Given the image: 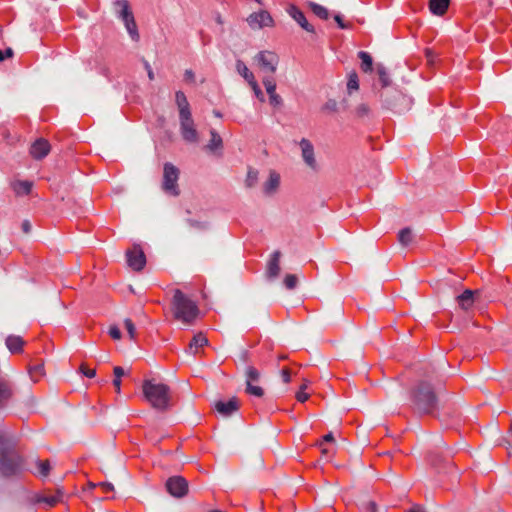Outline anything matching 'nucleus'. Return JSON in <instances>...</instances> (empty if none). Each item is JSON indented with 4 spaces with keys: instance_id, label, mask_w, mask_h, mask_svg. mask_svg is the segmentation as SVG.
<instances>
[{
    "instance_id": "obj_1",
    "label": "nucleus",
    "mask_w": 512,
    "mask_h": 512,
    "mask_svg": "<svg viewBox=\"0 0 512 512\" xmlns=\"http://www.w3.org/2000/svg\"><path fill=\"white\" fill-rule=\"evenodd\" d=\"M441 383L431 378L418 381L410 390L411 409L419 415H433L439 409Z\"/></svg>"
},
{
    "instance_id": "obj_2",
    "label": "nucleus",
    "mask_w": 512,
    "mask_h": 512,
    "mask_svg": "<svg viewBox=\"0 0 512 512\" xmlns=\"http://www.w3.org/2000/svg\"><path fill=\"white\" fill-rule=\"evenodd\" d=\"M21 467L22 458L15 450L14 439L0 432V473L5 477L16 475Z\"/></svg>"
},
{
    "instance_id": "obj_3",
    "label": "nucleus",
    "mask_w": 512,
    "mask_h": 512,
    "mask_svg": "<svg viewBox=\"0 0 512 512\" xmlns=\"http://www.w3.org/2000/svg\"><path fill=\"white\" fill-rule=\"evenodd\" d=\"M142 391L146 401L155 410L165 412L172 406V394L168 385L146 379L143 381Z\"/></svg>"
},
{
    "instance_id": "obj_4",
    "label": "nucleus",
    "mask_w": 512,
    "mask_h": 512,
    "mask_svg": "<svg viewBox=\"0 0 512 512\" xmlns=\"http://www.w3.org/2000/svg\"><path fill=\"white\" fill-rule=\"evenodd\" d=\"M171 310L173 317L185 326L193 325L200 313L196 302L185 295L180 289L174 290Z\"/></svg>"
},
{
    "instance_id": "obj_5",
    "label": "nucleus",
    "mask_w": 512,
    "mask_h": 512,
    "mask_svg": "<svg viewBox=\"0 0 512 512\" xmlns=\"http://www.w3.org/2000/svg\"><path fill=\"white\" fill-rule=\"evenodd\" d=\"M380 98L383 107L399 114L410 110L413 104L411 97L394 87L382 89L380 91Z\"/></svg>"
},
{
    "instance_id": "obj_6",
    "label": "nucleus",
    "mask_w": 512,
    "mask_h": 512,
    "mask_svg": "<svg viewBox=\"0 0 512 512\" xmlns=\"http://www.w3.org/2000/svg\"><path fill=\"white\" fill-rule=\"evenodd\" d=\"M114 6L116 8L118 18L123 21L131 39L133 41H138L140 36L129 2L127 0H117L114 2Z\"/></svg>"
},
{
    "instance_id": "obj_7",
    "label": "nucleus",
    "mask_w": 512,
    "mask_h": 512,
    "mask_svg": "<svg viewBox=\"0 0 512 512\" xmlns=\"http://www.w3.org/2000/svg\"><path fill=\"white\" fill-rule=\"evenodd\" d=\"M180 170L172 163L166 162L163 166V177L161 188L164 193L177 197L180 195L178 180Z\"/></svg>"
},
{
    "instance_id": "obj_8",
    "label": "nucleus",
    "mask_w": 512,
    "mask_h": 512,
    "mask_svg": "<svg viewBox=\"0 0 512 512\" xmlns=\"http://www.w3.org/2000/svg\"><path fill=\"white\" fill-rule=\"evenodd\" d=\"M244 377L246 384L245 392L251 396L262 397L264 389L259 385L261 380L260 371L252 365H247L244 368Z\"/></svg>"
},
{
    "instance_id": "obj_9",
    "label": "nucleus",
    "mask_w": 512,
    "mask_h": 512,
    "mask_svg": "<svg viewBox=\"0 0 512 512\" xmlns=\"http://www.w3.org/2000/svg\"><path fill=\"white\" fill-rule=\"evenodd\" d=\"M254 60L264 73L274 74L277 70L279 57L276 53L271 51L258 52Z\"/></svg>"
},
{
    "instance_id": "obj_10",
    "label": "nucleus",
    "mask_w": 512,
    "mask_h": 512,
    "mask_svg": "<svg viewBox=\"0 0 512 512\" xmlns=\"http://www.w3.org/2000/svg\"><path fill=\"white\" fill-rule=\"evenodd\" d=\"M180 133L184 141L188 143H198L199 134L196 130L192 114L179 117Z\"/></svg>"
},
{
    "instance_id": "obj_11",
    "label": "nucleus",
    "mask_w": 512,
    "mask_h": 512,
    "mask_svg": "<svg viewBox=\"0 0 512 512\" xmlns=\"http://www.w3.org/2000/svg\"><path fill=\"white\" fill-rule=\"evenodd\" d=\"M301 150V157L305 165L314 172H318L320 167L315 157V150L312 142L309 139L302 138L299 141Z\"/></svg>"
},
{
    "instance_id": "obj_12",
    "label": "nucleus",
    "mask_w": 512,
    "mask_h": 512,
    "mask_svg": "<svg viewBox=\"0 0 512 512\" xmlns=\"http://www.w3.org/2000/svg\"><path fill=\"white\" fill-rule=\"evenodd\" d=\"M166 489L173 497L182 498L188 493V482L182 476H172L166 481Z\"/></svg>"
},
{
    "instance_id": "obj_13",
    "label": "nucleus",
    "mask_w": 512,
    "mask_h": 512,
    "mask_svg": "<svg viewBox=\"0 0 512 512\" xmlns=\"http://www.w3.org/2000/svg\"><path fill=\"white\" fill-rule=\"evenodd\" d=\"M127 263L135 271H141L146 264V257L139 245H134L131 250L126 252Z\"/></svg>"
},
{
    "instance_id": "obj_14",
    "label": "nucleus",
    "mask_w": 512,
    "mask_h": 512,
    "mask_svg": "<svg viewBox=\"0 0 512 512\" xmlns=\"http://www.w3.org/2000/svg\"><path fill=\"white\" fill-rule=\"evenodd\" d=\"M280 259L281 252L279 250L274 251L270 259L267 262L265 275L268 280L272 281L278 278L280 275L281 267H280Z\"/></svg>"
},
{
    "instance_id": "obj_15",
    "label": "nucleus",
    "mask_w": 512,
    "mask_h": 512,
    "mask_svg": "<svg viewBox=\"0 0 512 512\" xmlns=\"http://www.w3.org/2000/svg\"><path fill=\"white\" fill-rule=\"evenodd\" d=\"M286 12L289 16L294 19L301 28L306 30L309 33H314V26L308 22L303 12L295 5H288L286 8Z\"/></svg>"
},
{
    "instance_id": "obj_16",
    "label": "nucleus",
    "mask_w": 512,
    "mask_h": 512,
    "mask_svg": "<svg viewBox=\"0 0 512 512\" xmlns=\"http://www.w3.org/2000/svg\"><path fill=\"white\" fill-rule=\"evenodd\" d=\"M247 22L252 28L260 29L263 27L272 26L273 19L267 11L263 10L257 13H252L247 18Z\"/></svg>"
},
{
    "instance_id": "obj_17",
    "label": "nucleus",
    "mask_w": 512,
    "mask_h": 512,
    "mask_svg": "<svg viewBox=\"0 0 512 512\" xmlns=\"http://www.w3.org/2000/svg\"><path fill=\"white\" fill-rule=\"evenodd\" d=\"M51 150V145L48 140L44 138H38L35 140L30 147V155L35 160H41L45 158Z\"/></svg>"
},
{
    "instance_id": "obj_18",
    "label": "nucleus",
    "mask_w": 512,
    "mask_h": 512,
    "mask_svg": "<svg viewBox=\"0 0 512 512\" xmlns=\"http://www.w3.org/2000/svg\"><path fill=\"white\" fill-rule=\"evenodd\" d=\"M215 409L224 417H228L239 409V400L237 397H232L228 401H217Z\"/></svg>"
},
{
    "instance_id": "obj_19",
    "label": "nucleus",
    "mask_w": 512,
    "mask_h": 512,
    "mask_svg": "<svg viewBox=\"0 0 512 512\" xmlns=\"http://www.w3.org/2000/svg\"><path fill=\"white\" fill-rule=\"evenodd\" d=\"M280 186V175L276 171H270L268 180L263 184V193L266 196L274 195Z\"/></svg>"
},
{
    "instance_id": "obj_20",
    "label": "nucleus",
    "mask_w": 512,
    "mask_h": 512,
    "mask_svg": "<svg viewBox=\"0 0 512 512\" xmlns=\"http://www.w3.org/2000/svg\"><path fill=\"white\" fill-rule=\"evenodd\" d=\"M208 344V339L202 333H198L194 335L192 340L189 343V346L186 350L187 353L196 355L199 351V348L204 347Z\"/></svg>"
},
{
    "instance_id": "obj_21",
    "label": "nucleus",
    "mask_w": 512,
    "mask_h": 512,
    "mask_svg": "<svg viewBox=\"0 0 512 512\" xmlns=\"http://www.w3.org/2000/svg\"><path fill=\"white\" fill-rule=\"evenodd\" d=\"M477 292H474L470 289H466L461 295L457 297V302L461 309L463 310H469L474 302H475V294Z\"/></svg>"
},
{
    "instance_id": "obj_22",
    "label": "nucleus",
    "mask_w": 512,
    "mask_h": 512,
    "mask_svg": "<svg viewBox=\"0 0 512 512\" xmlns=\"http://www.w3.org/2000/svg\"><path fill=\"white\" fill-rule=\"evenodd\" d=\"M175 101L179 109V117L191 114L189 102L182 91H177Z\"/></svg>"
},
{
    "instance_id": "obj_23",
    "label": "nucleus",
    "mask_w": 512,
    "mask_h": 512,
    "mask_svg": "<svg viewBox=\"0 0 512 512\" xmlns=\"http://www.w3.org/2000/svg\"><path fill=\"white\" fill-rule=\"evenodd\" d=\"M450 0H429L430 11L438 16L446 13Z\"/></svg>"
},
{
    "instance_id": "obj_24",
    "label": "nucleus",
    "mask_w": 512,
    "mask_h": 512,
    "mask_svg": "<svg viewBox=\"0 0 512 512\" xmlns=\"http://www.w3.org/2000/svg\"><path fill=\"white\" fill-rule=\"evenodd\" d=\"M210 135H211V139L205 148L213 153L216 151L222 150L223 140H222L221 136L214 129L210 130Z\"/></svg>"
},
{
    "instance_id": "obj_25",
    "label": "nucleus",
    "mask_w": 512,
    "mask_h": 512,
    "mask_svg": "<svg viewBox=\"0 0 512 512\" xmlns=\"http://www.w3.org/2000/svg\"><path fill=\"white\" fill-rule=\"evenodd\" d=\"M24 341L20 336L10 335L6 338V346L11 353H19L22 351Z\"/></svg>"
},
{
    "instance_id": "obj_26",
    "label": "nucleus",
    "mask_w": 512,
    "mask_h": 512,
    "mask_svg": "<svg viewBox=\"0 0 512 512\" xmlns=\"http://www.w3.org/2000/svg\"><path fill=\"white\" fill-rule=\"evenodd\" d=\"M33 183L27 180H17L13 182L12 188L17 195H27L31 192Z\"/></svg>"
},
{
    "instance_id": "obj_27",
    "label": "nucleus",
    "mask_w": 512,
    "mask_h": 512,
    "mask_svg": "<svg viewBox=\"0 0 512 512\" xmlns=\"http://www.w3.org/2000/svg\"><path fill=\"white\" fill-rule=\"evenodd\" d=\"M236 71L248 82V84L255 80L253 73L240 59L236 61Z\"/></svg>"
},
{
    "instance_id": "obj_28",
    "label": "nucleus",
    "mask_w": 512,
    "mask_h": 512,
    "mask_svg": "<svg viewBox=\"0 0 512 512\" xmlns=\"http://www.w3.org/2000/svg\"><path fill=\"white\" fill-rule=\"evenodd\" d=\"M29 375L34 382H37L44 375V364L43 362H36L29 367Z\"/></svg>"
},
{
    "instance_id": "obj_29",
    "label": "nucleus",
    "mask_w": 512,
    "mask_h": 512,
    "mask_svg": "<svg viewBox=\"0 0 512 512\" xmlns=\"http://www.w3.org/2000/svg\"><path fill=\"white\" fill-rule=\"evenodd\" d=\"M358 57L361 59V69L363 72H371L373 66V59L368 52L360 51Z\"/></svg>"
},
{
    "instance_id": "obj_30",
    "label": "nucleus",
    "mask_w": 512,
    "mask_h": 512,
    "mask_svg": "<svg viewBox=\"0 0 512 512\" xmlns=\"http://www.w3.org/2000/svg\"><path fill=\"white\" fill-rule=\"evenodd\" d=\"M398 241L404 247L408 246L413 241V234L410 228H404L398 233Z\"/></svg>"
},
{
    "instance_id": "obj_31",
    "label": "nucleus",
    "mask_w": 512,
    "mask_h": 512,
    "mask_svg": "<svg viewBox=\"0 0 512 512\" xmlns=\"http://www.w3.org/2000/svg\"><path fill=\"white\" fill-rule=\"evenodd\" d=\"M258 176H259L258 170L254 169L252 167H249L248 168V172H247V176H246V179H245V186L247 188L255 187L256 184L258 183Z\"/></svg>"
},
{
    "instance_id": "obj_32",
    "label": "nucleus",
    "mask_w": 512,
    "mask_h": 512,
    "mask_svg": "<svg viewBox=\"0 0 512 512\" xmlns=\"http://www.w3.org/2000/svg\"><path fill=\"white\" fill-rule=\"evenodd\" d=\"M376 70L379 77V81L382 83L383 89L390 88V79L386 71V68L382 64H377Z\"/></svg>"
},
{
    "instance_id": "obj_33",
    "label": "nucleus",
    "mask_w": 512,
    "mask_h": 512,
    "mask_svg": "<svg viewBox=\"0 0 512 512\" xmlns=\"http://www.w3.org/2000/svg\"><path fill=\"white\" fill-rule=\"evenodd\" d=\"M310 8H311L312 12L319 18L324 19V20L328 19L329 12L324 6L314 3V2H311Z\"/></svg>"
},
{
    "instance_id": "obj_34",
    "label": "nucleus",
    "mask_w": 512,
    "mask_h": 512,
    "mask_svg": "<svg viewBox=\"0 0 512 512\" xmlns=\"http://www.w3.org/2000/svg\"><path fill=\"white\" fill-rule=\"evenodd\" d=\"M186 223L193 229L198 231H205L209 228V222L208 221H201V220H195L188 218L186 219Z\"/></svg>"
},
{
    "instance_id": "obj_35",
    "label": "nucleus",
    "mask_w": 512,
    "mask_h": 512,
    "mask_svg": "<svg viewBox=\"0 0 512 512\" xmlns=\"http://www.w3.org/2000/svg\"><path fill=\"white\" fill-rule=\"evenodd\" d=\"M11 397V390L7 384L0 382V407H2Z\"/></svg>"
},
{
    "instance_id": "obj_36",
    "label": "nucleus",
    "mask_w": 512,
    "mask_h": 512,
    "mask_svg": "<svg viewBox=\"0 0 512 512\" xmlns=\"http://www.w3.org/2000/svg\"><path fill=\"white\" fill-rule=\"evenodd\" d=\"M263 84L265 86V89H266L268 95L276 93V82L271 76H269V75L264 76Z\"/></svg>"
},
{
    "instance_id": "obj_37",
    "label": "nucleus",
    "mask_w": 512,
    "mask_h": 512,
    "mask_svg": "<svg viewBox=\"0 0 512 512\" xmlns=\"http://www.w3.org/2000/svg\"><path fill=\"white\" fill-rule=\"evenodd\" d=\"M284 285L287 289L293 290L298 285V278L295 274H287L284 277Z\"/></svg>"
},
{
    "instance_id": "obj_38",
    "label": "nucleus",
    "mask_w": 512,
    "mask_h": 512,
    "mask_svg": "<svg viewBox=\"0 0 512 512\" xmlns=\"http://www.w3.org/2000/svg\"><path fill=\"white\" fill-rule=\"evenodd\" d=\"M306 389H307V383H303L300 386L299 391L295 395L297 401L304 403L305 401H307L309 399V394L305 392Z\"/></svg>"
},
{
    "instance_id": "obj_39",
    "label": "nucleus",
    "mask_w": 512,
    "mask_h": 512,
    "mask_svg": "<svg viewBox=\"0 0 512 512\" xmlns=\"http://www.w3.org/2000/svg\"><path fill=\"white\" fill-rule=\"evenodd\" d=\"M358 88H359L358 76L356 73H353L349 76L348 83H347V89L349 91H351V90H357Z\"/></svg>"
},
{
    "instance_id": "obj_40",
    "label": "nucleus",
    "mask_w": 512,
    "mask_h": 512,
    "mask_svg": "<svg viewBox=\"0 0 512 512\" xmlns=\"http://www.w3.org/2000/svg\"><path fill=\"white\" fill-rule=\"evenodd\" d=\"M125 328L131 339H135L136 337V327L134 323L130 319H125L124 321Z\"/></svg>"
},
{
    "instance_id": "obj_41",
    "label": "nucleus",
    "mask_w": 512,
    "mask_h": 512,
    "mask_svg": "<svg viewBox=\"0 0 512 512\" xmlns=\"http://www.w3.org/2000/svg\"><path fill=\"white\" fill-rule=\"evenodd\" d=\"M370 113V108L367 104L361 103L356 107V114L358 117L368 116Z\"/></svg>"
},
{
    "instance_id": "obj_42",
    "label": "nucleus",
    "mask_w": 512,
    "mask_h": 512,
    "mask_svg": "<svg viewBox=\"0 0 512 512\" xmlns=\"http://www.w3.org/2000/svg\"><path fill=\"white\" fill-rule=\"evenodd\" d=\"M39 473L42 476H47L50 472V464L47 460L38 462Z\"/></svg>"
},
{
    "instance_id": "obj_43",
    "label": "nucleus",
    "mask_w": 512,
    "mask_h": 512,
    "mask_svg": "<svg viewBox=\"0 0 512 512\" xmlns=\"http://www.w3.org/2000/svg\"><path fill=\"white\" fill-rule=\"evenodd\" d=\"M249 85L251 86L252 90L254 91L256 97L260 100V101H264V95L258 85V83L256 82V80L252 81L251 83H249Z\"/></svg>"
},
{
    "instance_id": "obj_44",
    "label": "nucleus",
    "mask_w": 512,
    "mask_h": 512,
    "mask_svg": "<svg viewBox=\"0 0 512 512\" xmlns=\"http://www.w3.org/2000/svg\"><path fill=\"white\" fill-rule=\"evenodd\" d=\"M80 372L88 378H93L96 375V370L88 368L85 364L80 366Z\"/></svg>"
},
{
    "instance_id": "obj_45",
    "label": "nucleus",
    "mask_w": 512,
    "mask_h": 512,
    "mask_svg": "<svg viewBox=\"0 0 512 512\" xmlns=\"http://www.w3.org/2000/svg\"><path fill=\"white\" fill-rule=\"evenodd\" d=\"M269 102L272 106L278 107L282 105V98L277 93L269 95Z\"/></svg>"
},
{
    "instance_id": "obj_46",
    "label": "nucleus",
    "mask_w": 512,
    "mask_h": 512,
    "mask_svg": "<svg viewBox=\"0 0 512 512\" xmlns=\"http://www.w3.org/2000/svg\"><path fill=\"white\" fill-rule=\"evenodd\" d=\"M323 110L336 112L337 111V102L333 99H329L323 106Z\"/></svg>"
},
{
    "instance_id": "obj_47",
    "label": "nucleus",
    "mask_w": 512,
    "mask_h": 512,
    "mask_svg": "<svg viewBox=\"0 0 512 512\" xmlns=\"http://www.w3.org/2000/svg\"><path fill=\"white\" fill-rule=\"evenodd\" d=\"M109 335L113 339L119 340L121 338V331L117 326L114 325L109 328Z\"/></svg>"
},
{
    "instance_id": "obj_48",
    "label": "nucleus",
    "mask_w": 512,
    "mask_h": 512,
    "mask_svg": "<svg viewBox=\"0 0 512 512\" xmlns=\"http://www.w3.org/2000/svg\"><path fill=\"white\" fill-rule=\"evenodd\" d=\"M41 501L47 503L48 506L52 507L56 505L60 501V499L59 496H49L42 498Z\"/></svg>"
},
{
    "instance_id": "obj_49",
    "label": "nucleus",
    "mask_w": 512,
    "mask_h": 512,
    "mask_svg": "<svg viewBox=\"0 0 512 512\" xmlns=\"http://www.w3.org/2000/svg\"><path fill=\"white\" fill-rule=\"evenodd\" d=\"M13 56V50L11 48H7L5 51L0 50V62L4 61L6 58H11Z\"/></svg>"
},
{
    "instance_id": "obj_50",
    "label": "nucleus",
    "mask_w": 512,
    "mask_h": 512,
    "mask_svg": "<svg viewBox=\"0 0 512 512\" xmlns=\"http://www.w3.org/2000/svg\"><path fill=\"white\" fill-rule=\"evenodd\" d=\"M281 377L284 383H289L291 381V374L288 368H283L281 371Z\"/></svg>"
},
{
    "instance_id": "obj_51",
    "label": "nucleus",
    "mask_w": 512,
    "mask_h": 512,
    "mask_svg": "<svg viewBox=\"0 0 512 512\" xmlns=\"http://www.w3.org/2000/svg\"><path fill=\"white\" fill-rule=\"evenodd\" d=\"M143 64H144L145 70L147 71V75H148L149 80H151V81L154 80V78H155L154 72H153L150 64L148 63V61L143 60Z\"/></svg>"
},
{
    "instance_id": "obj_52",
    "label": "nucleus",
    "mask_w": 512,
    "mask_h": 512,
    "mask_svg": "<svg viewBox=\"0 0 512 512\" xmlns=\"http://www.w3.org/2000/svg\"><path fill=\"white\" fill-rule=\"evenodd\" d=\"M97 485L100 486L105 493H109L114 490V486L109 482H101Z\"/></svg>"
},
{
    "instance_id": "obj_53",
    "label": "nucleus",
    "mask_w": 512,
    "mask_h": 512,
    "mask_svg": "<svg viewBox=\"0 0 512 512\" xmlns=\"http://www.w3.org/2000/svg\"><path fill=\"white\" fill-rule=\"evenodd\" d=\"M184 79L187 82H194L195 81V74L192 70L187 69L184 72Z\"/></svg>"
},
{
    "instance_id": "obj_54",
    "label": "nucleus",
    "mask_w": 512,
    "mask_h": 512,
    "mask_svg": "<svg viewBox=\"0 0 512 512\" xmlns=\"http://www.w3.org/2000/svg\"><path fill=\"white\" fill-rule=\"evenodd\" d=\"M113 373L115 379H121V377L125 375L124 369L120 366H115L113 369Z\"/></svg>"
},
{
    "instance_id": "obj_55",
    "label": "nucleus",
    "mask_w": 512,
    "mask_h": 512,
    "mask_svg": "<svg viewBox=\"0 0 512 512\" xmlns=\"http://www.w3.org/2000/svg\"><path fill=\"white\" fill-rule=\"evenodd\" d=\"M364 509L366 512H376L377 505L375 502L369 501L365 504Z\"/></svg>"
},
{
    "instance_id": "obj_56",
    "label": "nucleus",
    "mask_w": 512,
    "mask_h": 512,
    "mask_svg": "<svg viewBox=\"0 0 512 512\" xmlns=\"http://www.w3.org/2000/svg\"><path fill=\"white\" fill-rule=\"evenodd\" d=\"M22 231L25 234H29L31 232L32 226L31 223L28 220H24L21 225Z\"/></svg>"
},
{
    "instance_id": "obj_57",
    "label": "nucleus",
    "mask_w": 512,
    "mask_h": 512,
    "mask_svg": "<svg viewBox=\"0 0 512 512\" xmlns=\"http://www.w3.org/2000/svg\"><path fill=\"white\" fill-rule=\"evenodd\" d=\"M324 442H334V436L333 434L330 432L328 434H326L323 439L320 441L319 443V446L322 447V445L324 444Z\"/></svg>"
},
{
    "instance_id": "obj_58",
    "label": "nucleus",
    "mask_w": 512,
    "mask_h": 512,
    "mask_svg": "<svg viewBox=\"0 0 512 512\" xmlns=\"http://www.w3.org/2000/svg\"><path fill=\"white\" fill-rule=\"evenodd\" d=\"M334 19L341 29L348 28V25L344 23L343 18L340 15H335Z\"/></svg>"
},
{
    "instance_id": "obj_59",
    "label": "nucleus",
    "mask_w": 512,
    "mask_h": 512,
    "mask_svg": "<svg viewBox=\"0 0 512 512\" xmlns=\"http://www.w3.org/2000/svg\"><path fill=\"white\" fill-rule=\"evenodd\" d=\"M240 360L244 363H248L249 362V357H250V354H249V351L248 350H243L241 351L240 353Z\"/></svg>"
},
{
    "instance_id": "obj_60",
    "label": "nucleus",
    "mask_w": 512,
    "mask_h": 512,
    "mask_svg": "<svg viewBox=\"0 0 512 512\" xmlns=\"http://www.w3.org/2000/svg\"><path fill=\"white\" fill-rule=\"evenodd\" d=\"M113 386L115 387V391L116 393H120L121 392V379H115L113 380Z\"/></svg>"
},
{
    "instance_id": "obj_61",
    "label": "nucleus",
    "mask_w": 512,
    "mask_h": 512,
    "mask_svg": "<svg viewBox=\"0 0 512 512\" xmlns=\"http://www.w3.org/2000/svg\"><path fill=\"white\" fill-rule=\"evenodd\" d=\"M408 512H425L419 505H414Z\"/></svg>"
},
{
    "instance_id": "obj_62",
    "label": "nucleus",
    "mask_w": 512,
    "mask_h": 512,
    "mask_svg": "<svg viewBox=\"0 0 512 512\" xmlns=\"http://www.w3.org/2000/svg\"><path fill=\"white\" fill-rule=\"evenodd\" d=\"M430 462H431L432 465H437L438 458L435 455L430 454Z\"/></svg>"
},
{
    "instance_id": "obj_63",
    "label": "nucleus",
    "mask_w": 512,
    "mask_h": 512,
    "mask_svg": "<svg viewBox=\"0 0 512 512\" xmlns=\"http://www.w3.org/2000/svg\"><path fill=\"white\" fill-rule=\"evenodd\" d=\"M321 452L323 455H326V456L330 453L329 449L323 448V446L321 447Z\"/></svg>"
},
{
    "instance_id": "obj_64",
    "label": "nucleus",
    "mask_w": 512,
    "mask_h": 512,
    "mask_svg": "<svg viewBox=\"0 0 512 512\" xmlns=\"http://www.w3.org/2000/svg\"><path fill=\"white\" fill-rule=\"evenodd\" d=\"M214 114H215V116H217V117H221L220 112L215 111V112H214Z\"/></svg>"
}]
</instances>
